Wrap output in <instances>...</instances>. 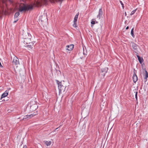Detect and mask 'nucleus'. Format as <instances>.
Listing matches in <instances>:
<instances>
[{"label": "nucleus", "instance_id": "f257e3e1", "mask_svg": "<svg viewBox=\"0 0 148 148\" xmlns=\"http://www.w3.org/2000/svg\"><path fill=\"white\" fill-rule=\"evenodd\" d=\"M57 84L58 85V88L59 90L60 94L62 92H64L66 88V86L64 85L62 83L58 80H56Z\"/></svg>", "mask_w": 148, "mask_h": 148}, {"label": "nucleus", "instance_id": "f03ea898", "mask_svg": "<svg viewBox=\"0 0 148 148\" xmlns=\"http://www.w3.org/2000/svg\"><path fill=\"white\" fill-rule=\"evenodd\" d=\"M33 6L32 5H24L23 6H20L19 11L20 12L28 10L33 9Z\"/></svg>", "mask_w": 148, "mask_h": 148}, {"label": "nucleus", "instance_id": "7ed1b4c3", "mask_svg": "<svg viewBox=\"0 0 148 148\" xmlns=\"http://www.w3.org/2000/svg\"><path fill=\"white\" fill-rule=\"evenodd\" d=\"M25 36H24V38L25 40L24 41V43L27 44H31L30 42L31 41V35L30 34L28 33L25 34Z\"/></svg>", "mask_w": 148, "mask_h": 148}, {"label": "nucleus", "instance_id": "20e7f679", "mask_svg": "<svg viewBox=\"0 0 148 148\" xmlns=\"http://www.w3.org/2000/svg\"><path fill=\"white\" fill-rule=\"evenodd\" d=\"M131 44H132V47L134 52L136 53H137V52L138 51V48L139 47V46L133 42H131Z\"/></svg>", "mask_w": 148, "mask_h": 148}, {"label": "nucleus", "instance_id": "39448f33", "mask_svg": "<svg viewBox=\"0 0 148 148\" xmlns=\"http://www.w3.org/2000/svg\"><path fill=\"white\" fill-rule=\"evenodd\" d=\"M12 63L13 65H17L19 64L18 59L15 56L14 57L12 61Z\"/></svg>", "mask_w": 148, "mask_h": 148}, {"label": "nucleus", "instance_id": "423d86ee", "mask_svg": "<svg viewBox=\"0 0 148 148\" xmlns=\"http://www.w3.org/2000/svg\"><path fill=\"white\" fill-rule=\"evenodd\" d=\"M108 69L107 68H103L101 69V71L102 73V75L103 76H105V73H107Z\"/></svg>", "mask_w": 148, "mask_h": 148}, {"label": "nucleus", "instance_id": "0eeeda50", "mask_svg": "<svg viewBox=\"0 0 148 148\" xmlns=\"http://www.w3.org/2000/svg\"><path fill=\"white\" fill-rule=\"evenodd\" d=\"M74 45H73L71 44L66 46V49L69 51H71L73 48Z\"/></svg>", "mask_w": 148, "mask_h": 148}, {"label": "nucleus", "instance_id": "6e6552de", "mask_svg": "<svg viewBox=\"0 0 148 148\" xmlns=\"http://www.w3.org/2000/svg\"><path fill=\"white\" fill-rule=\"evenodd\" d=\"M102 14L103 11L102 10V8H101L99 10V14L97 16V18L99 19H100V17L102 16Z\"/></svg>", "mask_w": 148, "mask_h": 148}, {"label": "nucleus", "instance_id": "1a4fd4ad", "mask_svg": "<svg viewBox=\"0 0 148 148\" xmlns=\"http://www.w3.org/2000/svg\"><path fill=\"white\" fill-rule=\"evenodd\" d=\"M136 56L138 58V59L140 64H142L144 60L142 58H141L138 55V53H137Z\"/></svg>", "mask_w": 148, "mask_h": 148}, {"label": "nucleus", "instance_id": "9d476101", "mask_svg": "<svg viewBox=\"0 0 148 148\" xmlns=\"http://www.w3.org/2000/svg\"><path fill=\"white\" fill-rule=\"evenodd\" d=\"M35 42L34 41L32 42H31V44H29L27 45V47L28 48H30V49H32L33 48V46L34 45V43Z\"/></svg>", "mask_w": 148, "mask_h": 148}, {"label": "nucleus", "instance_id": "9b49d317", "mask_svg": "<svg viewBox=\"0 0 148 148\" xmlns=\"http://www.w3.org/2000/svg\"><path fill=\"white\" fill-rule=\"evenodd\" d=\"M8 91L6 90L2 95L1 99L4 98L7 96L8 95Z\"/></svg>", "mask_w": 148, "mask_h": 148}, {"label": "nucleus", "instance_id": "f8f14e48", "mask_svg": "<svg viewBox=\"0 0 148 148\" xmlns=\"http://www.w3.org/2000/svg\"><path fill=\"white\" fill-rule=\"evenodd\" d=\"M145 73H144L143 75L145 77L144 78L146 80L145 81H146L147 80V78L148 77V73L145 69Z\"/></svg>", "mask_w": 148, "mask_h": 148}, {"label": "nucleus", "instance_id": "ddd939ff", "mask_svg": "<svg viewBox=\"0 0 148 148\" xmlns=\"http://www.w3.org/2000/svg\"><path fill=\"white\" fill-rule=\"evenodd\" d=\"M133 81L134 83H136L138 80V77L135 73H134L133 77Z\"/></svg>", "mask_w": 148, "mask_h": 148}, {"label": "nucleus", "instance_id": "4468645a", "mask_svg": "<svg viewBox=\"0 0 148 148\" xmlns=\"http://www.w3.org/2000/svg\"><path fill=\"white\" fill-rule=\"evenodd\" d=\"M79 14V13H78L75 16V17L74 18V22H76L77 21Z\"/></svg>", "mask_w": 148, "mask_h": 148}, {"label": "nucleus", "instance_id": "2eb2a0df", "mask_svg": "<svg viewBox=\"0 0 148 148\" xmlns=\"http://www.w3.org/2000/svg\"><path fill=\"white\" fill-rule=\"evenodd\" d=\"M51 143V141H45V143L47 146L50 145Z\"/></svg>", "mask_w": 148, "mask_h": 148}, {"label": "nucleus", "instance_id": "dca6fc26", "mask_svg": "<svg viewBox=\"0 0 148 148\" xmlns=\"http://www.w3.org/2000/svg\"><path fill=\"white\" fill-rule=\"evenodd\" d=\"M19 12H17L15 13L14 16V19L15 18H18L17 17L19 15Z\"/></svg>", "mask_w": 148, "mask_h": 148}, {"label": "nucleus", "instance_id": "f3484780", "mask_svg": "<svg viewBox=\"0 0 148 148\" xmlns=\"http://www.w3.org/2000/svg\"><path fill=\"white\" fill-rule=\"evenodd\" d=\"M134 28H133L131 30V34L132 36L133 37H134Z\"/></svg>", "mask_w": 148, "mask_h": 148}, {"label": "nucleus", "instance_id": "a211bd4d", "mask_svg": "<svg viewBox=\"0 0 148 148\" xmlns=\"http://www.w3.org/2000/svg\"><path fill=\"white\" fill-rule=\"evenodd\" d=\"M34 107H35V109L36 110V108H37V106H36V105H33V106H31V107H30V109H32Z\"/></svg>", "mask_w": 148, "mask_h": 148}, {"label": "nucleus", "instance_id": "6ab92c4d", "mask_svg": "<svg viewBox=\"0 0 148 148\" xmlns=\"http://www.w3.org/2000/svg\"><path fill=\"white\" fill-rule=\"evenodd\" d=\"M136 9L135 10L132 11L131 12V13L130 14V15H132L134 14L136 12Z\"/></svg>", "mask_w": 148, "mask_h": 148}, {"label": "nucleus", "instance_id": "aec40b11", "mask_svg": "<svg viewBox=\"0 0 148 148\" xmlns=\"http://www.w3.org/2000/svg\"><path fill=\"white\" fill-rule=\"evenodd\" d=\"M38 114V112L36 111V112H34L32 114L33 116H35L36 115Z\"/></svg>", "mask_w": 148, "mask_h": 148}, {"label": "nucleus", "instance_id": "412c9836", "mask_svg": "<svg viewBox=\"0 0 148 148\" xmlns=\"http://www.w3.org/2000/svg\"><path fill=\"white\" fill-rule=\"evenodd\" d=\"M29 119V117H28V115H25V116L24 117V118H23V120H24V119Z\"/></svg>", "mask_w": 148, "mask_h": 148}, {"label": "nucleus", "instance_id": "4be33fe9", "mask_svg": "<svg viewBox=\"0 0 148 148\" xmlns=\"http://www.w3.org/2000/svg\"><path fill=\"white\" fill-rule=\"evenodd\" d=\"M28 116L29 119L31 118L32 117H34L32 114H31L30 115H28Z\"/></svg>", "mask_w": 148, "mask_h": 148}, {"label": "nucleus", "instance_id": "5701e85b", "mask_svg": "<svg viewBox=\"0 0 148 148\" xmlns=\"http://www.w3.org/2000/svg\"><path fill=\"white\" fill-rule=\"evenodd\" d=\"M120 3H121L122 6V8L123 9L124 8V4H123V2L121 1H120Z\"/></svg>", "mask_w": 148, "mask_h": 148}, {"label": "nucleus", "instance_id": "b1692460", "mask_svg": "<svg viewBox=\"0 0 148 148\" xmlns=\"http://www.w3.org/2000/svg\"><path fill=\"white\" fill-rule=\"evenodd\" d=\"M76 22H74V24H73V26L74 27H76Z\"/></svg>", "mask_w": 148, "mask_h": 148}, {"label": "nucleus", "instance_id": "393cba45", "mask_svg": "<svg viewBox=\"0 0 148 148\" xmlns=\"http://www.w3.org/2000/svg\"><path fill=\"white\" fill-rule=\"evenodd\" d=\"M137 93H138L137 92H136V94H135V98L136 99H137Z\"/></svg>", "mask_w": 148, "mask_h": 148}, {"label": "nucleus", "instance_id": "a878e982", "mask_svg": "<svg viewBox=\"0 0 148 148\" xmlns=\"http://www.w3.org/2000/svg\"><path fill=\"white\" fill-rule=\"evenodd\" d=\"M14 19H15V20L14 22V23H16L18 20V18H15Z\"/></svg>", "mask_w": 148, "mask_h": 148}, {"label": "nucleus", "instance_id": "bb28decb", "mask_svg": "<svg viewBox=\"0 0 148 148\" xmlns=\"http://www.w3.org/2000/svg\"><path fill=\"white\" fill-rule=\"evenodd\" d=\"M91 23L92 24L94 25L95 23V22L94 21H92L91 22Z\"/></svg>", "mask_w": 148, "mask_h": 148}, {"label": "nucleus", "instance_id": "cd10ccee", "mask_svg": "<svg viewBox=\"0 0 148 148\" xmlns=\"http://www.w3.org/2000/svg\"><path fill=\"white\" fill-rule=\"evenodd\" d=\"M23 148H27V146L26 145H24Z\"/></svg>", "mask_w": 148, "mask_h": 148}, {"label": "nucleus", "instance_id": "c85d7f7f", "mask_svg": "<svg viewBox=\"0 0 148 148\" xmlns=\"http://www.w3.org/2000/svg\"><path fill=\"white\" fill-rule=\"evenodd\" d=\"M129 29V26H127L126 27V29Z\"/></svg>", "mask_w": 148, "mask_h": 148}, {"label": "nucleus", "instance_id": "c756f323", "mask_svg": "<svg viewBox=\"0 0 148 148\" xmlns=\"http://www.w3.org/2000/svg\"><path fill=\"white\" fill-rule=\"evenodd\" d=\"M63 0H59V1L60 2H62Z\"/></svg>", "mask_w": 148, "mask_h": 148}, {"label": "nucleus", "instance_id": "7c9ffc66", "mask_svg": "<svg viewBox=\"0 0 148 148\" xmlns=\"http://www.w3.org/2000/svg\"><path fill=\"white\" fill-rule=\"evenodd\" d=\"M125 16H126V12H125Z\"/></svg>", "mask_w": 148, "mask_h": 148}, {"label": "nucleus", "instance_id": "2f4dec72", "mask_svg": "<svg viewBox=\"0 0 148 148\" xmlns=\"http://www.w3.org/2000/svg\"><path fill=\"white\" fill-rule=\"evenodd\" d=\"M58 129V128H56V129H55V130H57V129Z\"/></svg>", "mask_w": 148, "mask_h": 148}]
</instances>
